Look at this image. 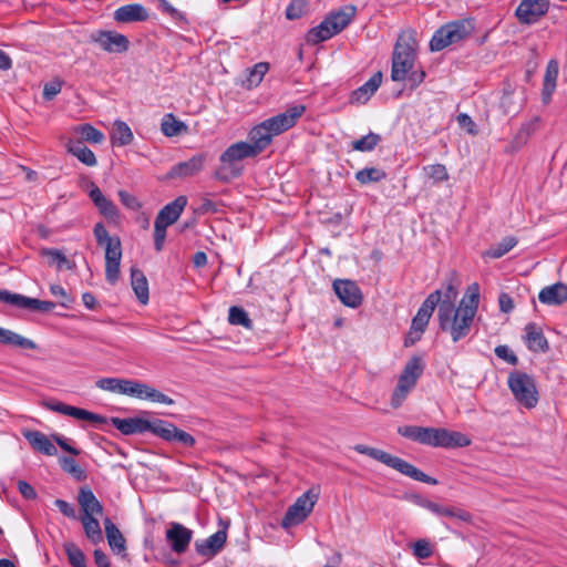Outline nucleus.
<instances>
[{
	"label": "nucleus",
	"instance_id": "f257e3e1",
	"mask_svg": "<svg viewBox=\"0 0 567 567\" xmlns=\"http://www.w3.org/2000/svg\"><path fill=\"white\" fill-rule=\"evenodd\" d=\"M480 302V286L474 282L466 289L458 307L440 305L437 319L440 329L449 332L453 342L470 334Z\"/></svg>",
	"mask_w": 567,
	"mask_h": 567
},
{
	"label": "nucleus",
	"instance_id": "f03ea898",
	"mask_svg": "<svg viewBox=\"0 0 567 567\" xmlns=\"http://www.w3.org/2000/svg\"><path fill=\"white\" fill-rule=\"evenodd\" d=\"M398 433L413 442L432 447L457 449L470 446L471 439L458 431L444 427H424L416 425L399 426Z\"/></svg>",
	"mask_w": 567,
	"mask_h": 567
},
{
	"label": "nucleus",
	"instance_id": "7ed1b4c3",
	"mask_svg": "<svg viewBox=\"0 0 567 567\" xmlns=\"http://www.w3.org/2000/svg\"><path fill=\"white\" fill-rule=\"evenodd\" d=\"M96 386L112 393H118L140 400H148L155 403L172 405L174 400L155 388L130 379L102 378L96 381Z\"/></svg>",
	"mask_w": 567,
	"mask_h": 567
},
{
	"label": "nucleus",
	"instance_id": "20e7f679",
	"mask_svg": "<svg viewBox=\"0 0 567 567\" xmlns=\"http://www.w3.org/2000/svg\"><path fill=\"white\" fill-rule=\"evenodd\" d=\"M416 47L417 43L413 30L400 33L392 54V81L402 82L406 79L408 73L414 68Z\"/></svg>",
	"mask_w": 567,
	"mask_h": 567
},
{
	"label": "nucleus",
	"instance_id": "39448f33",
	"mask_svg": "<svg viewBox=\"0 0 567 567\" xmlns=\"http://www.w3.org/2000/svg\"><path fill=\"white\" fill-rule=\"evenodd\" d=\"M355 13L357 8L352 4L344 6L329 13L320 24L308 31L307 41L312 44H318L331 39L352 22Z\"/></svg>",
	"mask_w": 567,
	"mask_h": 567
},
{
	"label": "nucleus",
	"instance_id": "423d86ee",
	"mask_svg": "<svg viewBox=\"0 0 567 567\" xmlns=\"http://www.w3.org/2000/svg\"><path fill=\"white\" fill-rule=\"evenodd\" d=\"M93 234L99 246L105 249V279L115 285L120 278L122 245L117 236H110L102 223L94 225Z\"/></svg>",
	"mask_w": 567,
	"mask_h": 567
},
{
	"label": "nucleus",
	"instance_id": "0eeeda50",
	"mask_svg": "<svg viewBox=\"0 0 567 567\" xmlns=\"http://www.w3.org/2000/svg\"><path fill=\"white\" fill-rule=\"evenodd\" d=\"M258 156L248 142H237L229 145L219 156L221 163L215 176L219 181H229L239 177L243 174L240 162L246 158Z\"/></svg>",
	"mask_w": 567,
	"mask_h": 567
},
{
	"label": "nucleus",
	"instance_id": "6e6552de",
	"mask_svg": "<svg viewBox=\"0 0 567 567\" xmlns=\"http://www.w3.org/2000/svg\"><path fill=\"white\" fill-rule=\"evenodd\" d=\"M353 449L358 453L368 455V456L372 457L373 460H377V461L385 464L386 466L400 472L401 474L413 478L414 481L426 483V484H436L435 478L429 476L427 474H425L421 470L416 468L411 463H409L398 456H393L385 451L370 447V446H367L363 444H357Z\"/></svg>",
	"mask_w": 567,
	"mask_h": 567
},
{
	"label": "nucleus",
	"instance_id": "1a4fd4ad",
	"mask_svg": "<svg viewBox=\"0 0 567 567\" xmlns=\"http://www.w3.org/2000/svg\"><path fill=\"white\" fill-rule=\"evenodd\" d=\"M187 205L186 196H178L166 204L157 214L154 223V248L162 251L166 239V229L181 217Z\"/></svg>",
	"mask_w": 567,
	"mask_h": 567
},
{
	"label": "nucleus",
	"instance_id": "9d476101",
	"mask_svg": "<svg viewBox=\"0 0 567 567\" xmlns=\"http://www.w3.org/2000/svg\"><path fill=\"white\" fill-rule=\"evenodd\" d=\"M423 369L422 360L419 357H413L406 362L391 396L392 408L398 409L403 404L410 392L415 388Z\"/></svg>",
	"mask_w": 567,
	"mask_h": 567
},
{
	"label": "nucleus",
	"instance_id": "9b49d317",
	"mask_svg": "<svg viewBox=\"0 0 567 567\" xmlns=\"http://www.w3.org/2000/svg\"><path fill=\"white\" fill-rule=\"evenodd\" d=\"M474 25L470 20H458L446 23L437 29L431 41V51H441L451 44L458 43L466 39L473 31Z\"/></svg>",
	"mask_w": 567,
	"mask_h": 567
},
{
	"label": "nucleus",
	"instance_id": "f8f14e48",
	"mask_svg": "<svg viewBox=\"0 0 567 567\" xmlns=\"http://www.w3.org/2000/svg\"><path fill=\"white\" fill-rule=\"evenodd\" d=\"M508 388L515 400L526 409H533L538 403V391L535 380L525 372H513L509 374Z\"/></svg>",
	"mask_w": 567,
	"mask_h": 567
},
{
	"label": "nucleus",
	"instance_id": "ddd939ff",
	"mask_svg": "<svg viewBox=\"0 0 567 567\" xmlns=\"http://www.w3.org/2000/svg\"><path fill=\"white\" fill-rule=\"evenodd\" d=\"M441 301V290L437 289L431 292L426 299L422 302L415 317L412 319L411 328L409 331V338L412 342L420 340L421 336L425 331L429 321L433 315V311Z\"/></svg>",
	"mask_w": 567,
	"mask_h": 567
},
{
	"label": "nucleus",
	"instance_id": "4468645a",
	"mask_svg": "<svg viewBox=\"0 0 567 567\" xmlns=\"http://www.w3.org/2000/svg\"><path fill=\"white\" fill-rule=\"evenodd\" d=\"M315 504L316 496L310 495V492L303 493L289 506L282 518L281 526L288 529L301 524L312 512Z\"/></svg>",
	"mask_w": 567,
	"mask_h": 567
},
{
	"label": "nucleus",
	"instance_id": "2eb2a0df",
	"mask_svg": "<svg viewBox=\"0 0 567 567\" xmlns=\"http://www.w3.org/2000/svg\"><path fill=\"white\" fill-rule=\"evenodd\" d=\"M90 39L109 53H124L130 48L128 38L116 31L97 30L91 34Z\"/></svg>",
	"mask_w": 567,
	"mask_h": 567
},
{
	"label": "nucleus",
	"instance_id": "dca6fc26",
	"mask_svg": "<svg viewBox=\"0 0 567 567\" xmlns=\"http://www.w3.org/2000/svg\"><path fill=\"white\" fill-rule=\"evenodd\" d=\"M306 106L296 104L288 107L285 112L265 120L274 136H278L284 132L293 127L298 120L305 114Z\"/></svg>",
	"mask_w": 567,
	"mask_h": 567
},
{
	"label": "nucleus",
	"instance_id": "f3484780",
	"mask_svg": "<svg viewBox=\"0 0 567 567\" xmlns=\"http://www.w3.org/2000/svg\"><path fill=\"white\" fill-rule=\"evenodd\" d=\"M193 530L181 523L172 522L165 533L166 542L169 544L172 551L175 554H184L193 539Z\"/></svg>",
	"mask_w": 567,
	"mask_h": 567
},
{
	"label": "nucleus",
	"instance_id": "a211bd4d",
	"mask_svg": "<svg viewBox=\"0 0 567 567\" xmlns=\"http://www.w3.org/2000/svg\"><path fill=\"white\" fill-rule=\"evenodd\" d=\"M547 0H522L515 10V16L523 24H534L547 13Z\"/></svg>",
	"mask_w": 567,
	"mask_h": 567
},
{
	"label": "nucleus",
	"instance_id": "6ab92c4d",
	"mask_svg": "<svg viewBox=\"0 0 567 567\" xmlns=\"http://www.w3.org/2000/svg\"><path fill=\"white\" fill-rule=\"evenodd\" d=\"M155 435L169 443H178L185 447L195 445L196 440L189 433L179 430L176 425L168 421L158 420Z\"/></svg>",
	"mask_w": 567,
	"mask_h": 567
},
{
	"label": "nucleus",
	"instance_id": "aec40b11",
	"mask_svg": "<svg viewBox=\"0 0 567 567\" xmlns=\"http://www.w3.org/2000/svg\"><path fill=\"white\" fill-rule=\"evenodd\" d=\"M47 408L53 412L74 417L76 420L89 421L93 424L100 425L106 423L105 416L90 412L87 410L65 404L63 402H49Z\"/></svg>",
	"mask_w": 567,
	"mask_h": 567
},
{
	"label": "nucleus",
	"instance_id": "412c9836",
	"mask_svg": "<svg viewBox=\"0 0 567 567\" xmlns=\"http://www.w3.org/2000/svg\"><path fill=\"white\" fill-rule=\"evenodd\" d=\"M333 290L340 301L350 308H358L362 303V292L359 286L349 279L333 281Z\"/></svg>",
	"mask_w": 567,
	"mask_h": 567
},
{
	"label": "nucleus",
	"instance_id": "4be33fe9",
	"mask_svg": "<svg viewBox=\"0 0 567 567\" xmlns=\"http://www.w3.org/2000/svg\"><path fill=\"white\" fill-rule=\"evenodd\" d=\"M112 424L116 430L125 435L151 432L155 435V429L157 427L158 420L153 422L143 419H120L113 417Z\"/></svg>",
	"mask_w": 567,
	"mask_h": 567
},
{
	"label": "nucleus",
	"instance_id": "5701e85b",
	"mask_svg": "<svg viewBox=\"0 0 567 567\" xmlns=\"http://www.w3.org/2000/svg\"><path fill=\"white\" fill-rule=\"evenodd\" d=\"M226 540V530H217L205 539H197L195 542V550L202 557L212 558L224 548Z\"/></svg>",
	"mask_w": 567,
	"mask_h": 567
},
{
	"label": "nucleus",
	"instance_id": "b1692460",
	"mask_svg": "<svg viewBox=\"0 0 567 567\" xmlns=\"http://www.w3.org/2000/svg\"><path fill=\"white\" fill-rule=\"evenodd\" d=\"M148 18V10L141 3L121 6L113 12V19L117 23L144 22Z\"/></svg>",
	"mask_w": 567,
	"mask_h": 567
},
{
	"label": "nucleus",
	"instance_id": "393cba45",
	"mask_svg": "<svg viewBox=\"0 0 567 567\" xmlns=\"http://www.w3.org/2000/svg\"><path fill=\"white\" fill-rule=\"evenodd\" d=\"M78 503L82 511L81 517L101 516L103 514V505L89 486L80 487Z\"/></svg>",
	"mask_w": 567,
	"mask_h": 567
},
{
	"label": "nucleus",
	"instance_id": "a878e982",
	"mask_svg": "<svg viewBox=\"0 0 567 567\" xmlns=\"http://www.w3.org/2000/svg\"><path fill=\"white\" fill-rule=\"evenodd\" d=\"M205 161H206L205 154H196V155L192 156L189 159L174 165L171 168L168 175H169V177H173V178H175V177L185 178V177L194 176L203 169Z\"/></svg>",
	"mask_w": 567,
	"mask_h": 567
},
{
	"label": "nucleus",
	"instance_id": "bb28decb",
	"mask_svg": "<svg viewBox=\"0 0 567 567\" xmlns=\"http://www.w3.org/2000/svg\"><path fill=\"white\" fill-rule=\"evenodd\" d=\"M382 72H375L364 84L354 90L350 95L352 104H364L378 91L382 83Z\"/></svg>",
	"mask_w": 567,
	"mask_h": 567
},
{
	"label": "nucleus",
	"instance_id": "cd10ccee",
	"mask_svg": "<svg viewBox=\"0 0 567 567\" xmlns=\"http://www.w3.org/2000/svg\"><path fill=\"white\" fill-rule=\"evenodd\" d=\"M89 197L99 209L100 214L104 217L114 219L118 216V210L115 204L111 199L106 198L94 183H91Z\"/></svg>",
	"mask_w": 567,
	"mask_h": 567
},
{
	"label": "nucleus",
	"instance_id": "c85d7f7f",
	"mask_svg": "<svg viewBox=\"0 0 567 567\" xmlns=\"http://www.w3.org/2000/svg\"><path fill=\"white\" fill-rule=\"evenodd\" d=\"M248 136L250 146L258 155L271 144L275 137L265 121L254 126Z\"/></svg>",
	"mask_w": 567,
	"mask_h": 567
},
{
	"label": "nucleus",
	"instance_id": "c756f323",
	"mask_svg": "<svg viewBox=\"0 0 567 567\" xmlns=\"http://www.w3.org/2000/svg\"><path fill=\"white\" fill-rule=\"evenodd\" d=\"M538 299L547 306H559L567 301V285L557 282L543 288Z\"/></svg>",
	"mask_w": 567,
	"mask_h": 567
},
{
	"label": "nucleus",
	"instance_id": "7c9ffc66",
	"mask_svg": "<svg viewBox=\"0 0 567 567\" xmlns=\"http://www.w3.org/2000/svg\"><path fill=\"white\" fill-rule=\"evenodd\" d=\"M131 286L141 305L150 300L148 281L144 272L136 267L131 268Z\"/></svg>",
	"mask_w": 567,
	"mask_h": 567
},
{
	"label": "nucleus",
	"instance_id": "2f4dec72",
	"mask_svg": "<svg viewBox=\"0 0 567 567\" xmlns=\"http://www.w3.org/2000/svg\"><path fill=\"white\" fill-rule=\"evenodd\" d=\"M24 437L35 451L49 456L56 454L54 444L44 433L40 431H27Z\"/></svg>",
	"mask_w": 567,
	"mask_h": 567
},
{
	"label": "nucleus",
	"instance_id": "473e14b6",
	"mask_svg": "<svg viewBox=\"0 0 567 567\" xmlns=\"http://www.w3.org/2000/svg\"><path fill=\"white\" fill-rule=\"evenodd\" d=\"M0 344L30 350L38 348L37 343L31 339L2 327H0Z\"/></svg>",
	"mask_w": 567,
	"mask_h": 567
},
{
	"label": "nucleus",
	"instance_id": "72a5a7b5",
	"mask_svg": "<svg viewBox=\"0 0 567 567\" xmlns=\"http://www.w3.org/2000/svg\"><path fill=\"white\" fill-rule=\"evenodd\" d=\"M68 152L75 156L81 163L93 167L97 164L95 154L79 140H69Z\"/></svg>",
	"mask_w": 567,
	"mask_h": 567
},
{
	"label": "nucleus",
	"instance_id": "f704fd0d",
	"mask_svg": "<svg viewBox=\"0 0 567 567\" xmlns=\"http://www.w3.org/2000/svg\"><path fill=\"white\" fill-rule=\"evenodd\" d=\"M525 340L529 350L545 352L548 349V342L543 331L535 323H528L525 327Z\"/></svg>",
	"mask_w": 567,
	"mask_h": 567
},
{
	"label": "nucleus",
	"instance_id": "c9c22d12",
	"mask_svg": "<svg viewBox=\"0 0 567 567\" xmlns=\"http://www.w3.org/2000/svg\"><path fill=\"white\" fill-rule=\"evenodd\" d=\"M104 528L111 549L116 554L124 551L126 549L125 538L116 525L110 518H105Z\"/></svg>",
	"mask_w": 567,
	"mask_h": 567
},
{
	"label": "nucleus",
	"instance_id": "e433bc0d",
	"mask_svg": "<svg viewBox=\"0 0 567 567\" xmlns=\"http://www.w3.org/2000/svg\"><path fill=\"white\" fill-rule=\"evenodd\" d=\"M134 140L131 127L123 121L117 120L114 122L111 141L114 145L126 146Z\"/></svg>",
	"mask_w": 567,
	"mask_h": 567
},
{
	"label": "nucleus",
	"instance_id": "4c0bfd02",
	"mask_svg": "<svg viewBox=\"0 0 567 567\" xmlns=\"http://www.w3.org/2000/svg\"><path fill=\"white\" fill-rule=\"evenodd\" d=\"M54 307L55 305L52 301L30 298L23 295L18 296L17 308L20 309H30L32 311L48 312L51 311Z\"/></svg>",
	"mask_w": 567,
	"mask_h": 567
},
{
	"label": "nucleus",
	"instance_id": "58836bf2",
	"mask_svg": "<svg viewBox=\"0 0 567 567\" xmlns=\"http://www.w3.org/2000/svg\"><path fill=\"white\" fill-rule=\"evenodd\" d=\"M96 517H81L85 536L92 544H99L103 540L102 529Z\"/></svg>",
	"mask_w": 567,
	"mask_h": 567
},
{
	"label": "nucleus",
	"instance_id": "ea45409f",
	"mask_svg": "<svg viewBox=\"0 0 567 567\" xmlns=\"http://www.w3.org/2000/svg\"><path fill=\"white\" fill-rule=\"evenodd\" d=\"M431 513L440 517L457 518L462 522H470L472 518V515L465 509L455 506H443L439 503L434 504Z\"/></svg>",
	"mask_w": 567,
	"mask_h": 567
},
{
	"label": "nucleus",
	"instance_id": "a19ab883",
	"mask_svg": "<svg viewBox=\"0 0 567 567\" xmlns=\"http://www.w3.org/2000/svg\"><path fill=\"white\" fill-rule=\"evenodd\" d=\"M161 130L165 136L173 137L186 131L187 126L184 122L176 120L172 113H168L162 120Z\"/></svg>",
	"mask_w": 567,
	"mask_h": 567
},
{
	"label": "nucleus",
	"instance_id": "79ce46f5",
	"mask_svg": "<svg viewBox=\"0 0 567 567\" xmlns=\"http://www.w3.org/2000/svg\"><path fill=\"white\" fill-rule=\"evenodd\" d=\"M385 177L386 173L378 167H364L355 173V179L361 185L378 183L384 179Z\"/></svg>",
	"mask_w": 567,
	"mask_h": 567
},
{
	"label": "nucleus",
	"instance_id": "37998d69",
	"mask_svg": "<svg viewBox=\"0 0 567 567\" xmlns=\"http://www.w3.org/2000/svg\"><path fill=\"white\" fill-rule=\"evenodd\" d=\"M269 70V63L267 62H259L256 63L252 68L248 69V75L246 78V86L248 89H252L258 86L266 73Z\"/></svg>",
	"mask_w": 567,
	"mask_h": 567
},
{
	"label": "nucleus",
	"instance_id": "c03bdc74",
	"mask_svg": "<svg viewBox=\"0 0 567 567\" xmlns=\"http://www.w3.org/2000/svg\"><path fill=\"white\" fill-rule=\"evenodd\" d=\"M74 131L81 135L85 142L100 144L104 141V134L91 124H81L74 127Z\"/></svg>",
	"mask_w": 567,
	"mask_h": 567
},
{
	"label": "nucleus",
	"instance_id": "a18cd8bd",
	"mask_svg": "<svg viewBox=\"0 0 567 567\" xmlns=\"http://www.w3.org/2000/svg\"><path fill=\"white\" fill-rule=\"evenodd\" d=\"M517 245V239L513 236H508L502 239L496 246L489 248L485 256L489 258H501L504 255H506L508 251H511L515 246Z\"/></svg>",
	"mask_w": 567,
	"mask_h": 567
},
{
	"label": "nucleus",
	"instance_id": "49530a36",
	"mask_svg": "<svg viewBox=\"0 0 567 567\" xmlns=\"http://www.w3.org/2000/svg\"><path fill=\"white\" fill-rule=\"evenodd\" d=\"M381 136L373 132L360 137L352 143V148L359 152H371L380 143Z\"/></svg>",
	"mask_w": 567,
	"mask_h": 567
},
{
	"label": "nucleus",
	"instance_id": "de8ad7c7",
	"mask_svg": "<svg viewBox=\"0 0 567 567\" xmlns=\"http://www.w3.org/2000/svg\"><path fill=\"white\" fill-rule=\"evenodd\" d=\"M228 321L230 324L241 326L247 329L252 327V321L250 320L248 313L243 308L237 306L229 308Z\"/></svg>",
	"mask_w": 567,
	"mask_h": 567
},
{
	"label": "nucleus",
	"instance_id": "09e8293b",
	"mask_svg": "<svg viewBox=\"0 0 567 567\" xmlns=\"http://www.w3.org/2000/svg\"><path fill=\"white\" fill-rule=\"evenodd\" d=\"M64 550L68 555L69 563L73 567H86V558L84 553L73 543L64 544Z\"/></svg>",
	"mask_w": 567,
	"mask_h": 567
},
{
	"label": "nucleus",
	"instance_id": "8fccbe9b",
	"mask_svg": "<svg viewBox=\"0 0 567 567\" xmlns=\"http://www.w3.org/2000/svg\"><path fill=\"white\" fill-rule=\"evenodd\" d=\"M425 175L435 183L449 179V173L443 164H431L423 167Z\"/></svg>",
	"mask_w": 567,
	"mask_h": 567
},
{
	"label": "nucleus",
	"instance_id": "3c124183",
	"mask_svg": "<svg viewBox=\"0 0 567 567\" xmlns=\"http://www.w3.org/2000/svg\"><path fill=\"white\" fill-rule=\"evenodd\" d=\"M62 470L71 475H73L78 480H82L85 477L84 471L76 463L73 457L63 456L59 460Z\"/></svg>",
	"mask_w": 567,
	"mask_h": 567
},
{
	"label": "nucleus",
	"instance_id": "603ef678",
	"mask_svg": "<svg viewBox=\"0 0 567 567\" xmlns=\"http://www.w3.org/2000/svg\"><path fill=\"white\" fill-rule=\"evenodd\" d=\"M41 255L48 258L50 265H56L59 269H62L68 262L66 256L55 248H44Z\"/></svg>",
	"mask_w": 567,
	"mask_h": 567
},
{
	"label": "nucleus",
	"instance_id": "864d4df0",
	"mask_svg": "<svg viewBox=\"0 0 567 567\" xmlns=\"http://www.w3.org/2000/svg\"><path fill=\"white\" fill-rule=\"evenodd\" d=\"M433 554V548L426 539H419L413 544V555L419 559L430 558Z\"/></svg>",
	"mask_w": 567,
	"mask_h": 567
},
{
	"label": "nucleus",
	"instance_id": "5fc2aeb1",
	"mask_svg": "<svg viewBox=\"0 0 567 567\" xmlns=\"http://www.w3.org/2000/svg\"><path fill=\"white\" fill-rule=\"evenodd\" d=\"M117 195L122 205H124L127 209L136 212L142 208V203L138 200V198L128 192L118 190Z\"/></svg>",
	"mask_w": 567,
	"mask_h": 567
},
{
	"label": "nucleus",
	"instance_id": "6e6d98bb",
	"mask_svg": "<svg viewBox=\"0 0 567 567\" xmlns=\"http://www.w3.org/2000/svg\"><path fill=\"white\" fill-rule=\"evenodd\" d=\"M456 121L458 125L466 131L467 134L475 136L478 134L477 126L472 117L466 113H461L457 115Z\"/></svg>",
	"mask_w": 567,
	"mask_h": 567
},
{
	"label": "nucleus",
	"instance_id": "4d7b16f0",
	"mask_svg": "<svg viewBox=\"0 0 567 567\" xmlns=\"http://www.w3.org/2000/svg\"><path fill=\"white\" fill-rule=\"evenodd\" d=\"M63 82L61 80H52L44 84L43 87V97L48 101L55 97L62 90Z\"/></svg>",
	"mask_w": 567,
	"mask_h": 567
},
{
	"label": "nucleus",
	"instance_id": "13d9d810",
	"mask_svg": "<svg viewBox=\"0 0 567 567\" xmlns=\"http://www.w3.org/2000/svg\"><path fill=\"white\" fill-rule=\"evenodd\" d=\"M303 12V2L301 0L291 1L286 8V18L288 20H296L301 18Z\"/></svg>",
	"mask_w": 567,
	"mask_h": 567
},
{
	"label": "nucleus",
	"instance_id": "bf43d9fd",
	"mask_svg": "<svg viewBox=\"0 0 567 567\" xmlns=\"http://www.w3.org/2000/svg\"><path fill=\"white\" fill-rule=\"evenodd\" d=\"M494 351L499 359L513 365L517 364V357L507 346H497Z\"/></svg>",
	"mask_w": 567,
	"mask_h": 567
},
{
	"label": "nucleus",
	"instance_id": "052dcab7",
	"mask_svg": "<svg viewBox=\"0 0 567 567\" xmlns=\"http://www.w3.org/2000/svg\"><path fill=\"white\" fill-rule=\"evenodd\" d=\"M50 292L61 299L60 305L63 307H69L72 302V298L61 285H51Z\"/></svg>",
	"mask_w": 567,
	"mask_h": 567
},
{
	"label": "nucleus",
	"instance_id": "680f3d73",
	"mask_svg": "<svg viewBox=\"0 0 567 567\" xmlns=\"http://www.w3.org/2000/svg\"><path fill=\"white\" fill-rule=\"evenodd\" d=\"M425 71L420 69V70H411L409 73H408V76L405 80H408L409 82V85H410V89H415L425 79Z\"/></svg>",
	"mask_w": 567,
	"mask_h": 567
},
{
	"label": "nucleus",
	"instance_id": "e2e57ef3",
	"mask_svg": "<svg viewBox=\"0 0 567 567\" xmlns=\"http://www.w3.org/2000/svg\"><path fill=\"white\" fill-rule=\"evenodd\" d=\"M557 76H558L557 63L554 61H550L547 65V69H546L545 75H544V83L556 85Z\"/></svg>",
	"mask_w": 567,
	"mask_h": 567
},
{
	"label": "nucleus",
	"instance_id": "0e129e2a",
	"mask_svg": "<svg viewBox=\"0 0 567 567\" xmlns=\"http://www.w3.org/2000/svg\"><path fill=\"white\" fill-rule=\"evenodd\" d=\"M456 293L457 292H456L455 288L453 287V285L449 284L445 288V291L444 292L441 291V301L439 302L437 306L440 307V305H446V303H449L450 306H455L454 299L456 297Z\"/></svg>",
	"mask_w": 567,
	"mask_h": 567
},
{
	"label": "nucleus",
	"instance_id": "69168bd1",
	"mask_svg": "<svg viewBox=\"0 0 567 567\" xmlns=\"http://www.w3.org/2000/svg\"><path fill=\"white\" fill-rule=\"evenodd\" d=\"M54 505L59 508V511L69 518H75V508L72 504L68 503L64 499H55Z\"/></svg>",
	"mask_w": 567,
	"mask_h": 567
},
{
	"label": "nucleus",
	"instance_id": "338daca9",
	"mask_svg": "<svg viewBox=\"0 0 567 567\" xmlns=\"http://www.w3.org/2000/svg\"><path fill=\"white\" fill-rule=\"evenodd\" d=\"M498 305H499L501 311H503L505 313H509L514 309V301H513L512 297L506 292H502L499 295Z\"/></svg>",
	"mask_w": 567,
	"mask_h": 567
},
{
	"label": "nucleus",
	"instance_id": "774afa93",
	"mask_svg": "<svg viewBox=\"0 0 567 567\" xmlns=\"http://www.w3.org/2000/svg\"><path fill=\"white\" fill-rule=\"evenodd\" d=\"M18 489L20 494L27 499H33L37 496L34 488L25 481L18 482Z\"/></svg>",
	"mask_w": 567,
	"mask_h": 567
}]
</instances>
